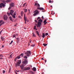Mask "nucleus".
<instances>
[{
	"instance_id": "1",
	"label": "nucleus",
	"mask_w": 74,
	"mask_h": 74,
	"mask_svg": "<svg viewBox=\"0 0 74 74\" xmlns=\"http://www.w3.org/2000/svg\"><path fill=\"white\" fill-rule=\"evenodd\" d=\"M35 6H36V7H37V10H36L34 12V16H36V15L37 14H39V11H38V10H44L45 9L43 8H42V7H41L40 8V5L38 3H37L36 2L35 4Z\"/></svg>"
},
{
	"instance_id": "2",
	"label": "nucleus",
	"mask_w": 74,
	"mask_h": 74,
	"mask_svg": "<svg viewBox=\"0 0 74 74\" xmlns=\"http://www.w3.org/2000/svg\"><path fill=\"white\" fill-rule=\"evenodd\" d=\"M43 22V21L42 19H39L38 21V24L37 25L38 27H40L41 25H42V23Z\"/></svg>"
},
{
	"instance_id": "3",
	"label": "nucleus",
	"mask_w": 74,
	"mask_h": 74,
	"mask_svg": "<svg viewBox=\"0 0 74 74\" xmlns=\"http://www.w3.org/2000/svg\"><path fill=\"white\" fill-rule=\"evenodd\" d=\"M31 51H27L25 53V54H26L27 57L30 56L31 54Z\"/></svg>"
},
{
	"instance_id": "4",
	"label": "nucleus",
	"mask_w": 74,
	"mask_h": 74,
	"mask_svg": "<svg viewBox=\"0 0 74 74\" xmlns=\"http://www.w3.org/2000/svg\"><path fill=\"white\" fill-rule=\"evenodd\" d=\"M10 6L9 8L8 9L9 10H10V9H11V8L12 7H13L14 6V3H13V2H12L10 4Z\"/></svg>"
},
{
	"instance_id": "5",
	"label": "nucleus",
	"mask_w": 74,
	"mask_h": 74,
	"mask_svg": "<svg viewBox=\"0 0 74 74\" xmlns=\"http://www.w3.org/2000/svg\"><path fill=\"white\" fill-rule=\"evenodd\" d=\"M2 6L3 7H5V5L2 2L1 3H0V8H2Z\"/></svg>"
},
{
	"instance_id": "6",
	"label": "nucleus",
	"mask_w": 74,
	"mask_h": 74,
	"mask_svg": "<svg viewBox=\"0 0 74 74\" xmlns=\"http://www.w3.org/2000/svg\"><path fill=\"white\" fill-rule=\"evenodd\" d=\"M21 63V60H19L18 62H17V65L18 66H19L20 64Z\"/></svg>"
},
{
	"instance_id": "7",
	"label": "nucleus",
	"mask_w": 74,
	"mask_h": 74,
	"mask_svg": "<svg viewBox=\"0 0 74 74\" xmlns=\"http://www.w3.org/2000/svg\"><path fill=\"white\" fill-rule=\"evenodd\" d=\"M30 67H24V69H23V70H29V69H30Z\"/></svg>"
},
{
	"instance_id": "8",
	"label": "nucleus",
	"mask_w": 74,
	"mask_h": 74,
	"mask_svg": "<svg viewBox=\"0 0 74 74\" xmlns=\"http://www.w3.org/2000/svg\"><path fill=\"white\" fill-rule=\"evenodd\" d=\"M8 18V17L7 15H4L3 16V19L4 20H7V19Z\"/></svg>"
},
{
	"instance_id": "9",
	"label": "nucleus",
	"mask_w": 74,
	"mask_h": 74,
	"mask_svg": "<svg viewBox=\"0 0 74 74\" xmlns=\"http://www.w3.org/2000/svg\"><path fill=\"white\" fill-rule=\"evenodd\" d=\"M14 11H13V10H10V14L11 15H12V16L13 15V13H14Z\"/></svg>"
},
{
	"instance_id": "10",
	"label": "nucleus",
	"mask_w": 74,
	"mask_h": 74,
	"mask_svg": "<svg viewBox=\"0 0 74 74\" xmlns=\"http://www.w3.org/2000/svg\"><path fill=\"white\" fill-rule=\"evenodd\" d=\"M4 22H3V21H0V26H1V25L4 23Z\"/></svg>"
},
{
	"instance_id": "11",
	"label": "nucleus",
	"mask_w": 74,
	"mask_h": 74,
	"mask_svg": "<svg viewBox=\"0 0 74 74\" xmlns=\"http://www.w3.org/2000/svg\"><path fill=\"white\" fill-rule=\"evenodd\" d=\"M23 64H27V61H26V60H25V61H23Z\"/></svg>"
},
{
	"instance_id": "12",
	"label": "nucleus",
	"mask_w": 74,
	"mask_h": 74,
	"mask_svg": "<svg viewBox=\"0 0 74 74\" xmlns=\"http://www.w3.org/2000/svg\"><path fill=\"white\" fill-rule=\"evenodd\" d=\"M21 69H23V68L24 67V65H23V64H22L21 65Z\"/></svg>"
},
{
	"instance_id": "13",
	"label": "nucleus",
	"mask_w": 74,
	"mask_h": 74,
	"mask_svg": "<svg viewBox=\"0 0 74 74\" xmlns=\"http://www.w3.org/2000/svg\"><path fill=\"white\" fill-rule=\"evenodd\" d=\"M16 39H17V43H18V42H19V41H20V39H19V38H18V37L17 38H16Z\"/></svg>"
},
{
	"instance_id": "14",
	"label": "nucleus",
	"mask_w": 74,
	"mask_h": 74,
	"mask_svg": "<svg viewBox=\"0 0 74 74\" xmlns=\"http://www.w3.org/2000/svg\"><path fill=\"white\" fill-rule=\"evenodd\" d=\"M32 70L34 71H36V68L35 67H34L32 69Z\"/></svg>"
},
{
	"instance_id": "15",
	"label": "nucleus",
	"mask_w": 74,
	"mask_h": 74,
	"mask_svg": "<svg viewBox=\"0 0 74 74\" xmlns=\"http://www.w3.org/2000/svg\"><path fill=\"white\" fill-rule=\"evenodd\" d=\"M43 35L42 36V37H43V38H44L45 37V33H43L42 34Z\"/></svg>"
},
{
	"instance_id": "16",
	"label": "nucleus",
	"mask_w": 74,
	"mask_h": 74,
	"mask_svg": "<svg viewBox=\"0 0 74 74\" xmlns=\"http://www.w3.org/2000/svg\"><path fill=\"white\" fill-rule=\"evenodd\" d=\"M23 10L25 12H27V9H23Z\"/></svg>"
},
{
	"instance_id": "17",
	"label": "nucleus",
	"mask_w": 74,
	"mask_h": 74,
	"mask_svg": "<svg viewBox=\"0 0 74 74\" xmlns=\"http://www.w3.org/2000/svg\"><path fill=\"white\" fill-rule=\"evenodd\" d=\"M36 33H37V34L38 35V36H39V37H40L38 31H36Z\"/></svg>"
},
{
	"instance_id": "18",
	"label": "nucleus",
	"mask_w": 74,
	"mask_h": 74,
	"mask_svg": "<svg viewBox=\"0 0 74 74\" xmlns=\"http://www.w3.org/2000/svg\"><path fill=\"white\" fill-rule=\"evenodd\" d=\"M24 54L23 53H21V54L20 55V57L21 56V57H23V55Z\"/></svg>"
},
{
	"instance_id": "19",
	"label": "nucleus",
	"mask_w": 74,
	"mask_h": 74,
	"mask_svg": "<svg viewBox=\"0 0 74 74\" xmlns=\"http://www.w3.org/2000/svg\"><path fill=\"white\" fill-rule=\"evenodd\" d=\"M12 17L14 19H15V18H16V17L15 16H14V14H13V15H12Z\"/></svg>"
},
{
	"instance_id": "20",
	"label": "nucleus",
	"mask_w": 74,
	"mask_h": 74,
	"mask_svg": "<svg viewBox=\"0 0 74 74\" xmlns=\"http://www.w3.org/2000/svg\"><path fill=\"white\" fill-rule=\"evenodd\" d=\"M17 58L18 59H19V58H20V55H19L18 56H17Z\"/></svg>"
},
{
	"instance_id": "21",
	"label": "nucleus",
	"mask_w": 74,
	"mask_h": 74,
	"mask_svg": "<svg viewBox=\"0 0 74 74\" xmlns=\"http://www.w3.org/2000/svg\"><path fill=\"white\" fill-rule=\"evenodd\" d=\"M33 36V37H36L35 34H34V33H32Z\"/></svg>"
},
{
	"instance_id": "22",
	"label": "nucleus",
	"mask_w": 74,
	"mask_h": 74,
	"mask_svg": "<svg viewBox=\"0 0 74 74\" xmlns=\"http://www.w3.org/2000/svg\"><path fill=\"white\" fill-rule=\"evenodd\" d=\"M1 39L2 40H4V38L2 36H1Z\"/></svg>"
},
{
	"instance_id": "23",
	"label": "nucleus",
	"mask_w": 74,
	"mask_h": 74,
	"mask_svg": "<svg viewBox=\"0 0 74 74\" xmlns=\"http://www.w3.org/2000/svg\"><path fill=\"white\" fill-rule=\"evenodd\" d=\"M9 18H10V20H11V21H12V18L11 16H10Z\"/></svg>"
},
{
	"instance_id": "24",
	"label": "nucleus",
	"mask_w": 74,
	"mask_h": 74,
	"mask_svg": "<svg viewBox=\"0 0 74 74\" xmlns=\"http://www.w3.org/2000/svg\"><path fill=\"white\" fill-rule=\"evenodd\" d=\"M43 45L45 47L47 45V44H45V43H43Z\"/></svg>"
},
{
	"instance_id": "25",
	"label": "nucleus",
	"mask_w": 74,
	"mask_h": 74,
	"mask_svg": "<svg viewBox=\"0 0 74 74\" xmlns=\"http://www.w3.org/2000/svg\"><path fill=\"white\" fill-rule=\"evenodd\" d=\"M36 26L35 25L34 26V29H36V30H37V29H36Z\"/></svg>"
},
{
	"instance_id": "26",
	"label": "nucleus",
	"mask_w": 74,
	"mask_h": 74,
	"mask_svg": "<svg viewBox=\"0 0 74 74\" xmlns=\"http://www.w3.org/2000/svg\"><path fill=\"white\" fill-rule=\"evenodd\" d=\"M24 58H25L26 59H27V56H24Z\"/></svg>"
},
{
	"instance_id": "27",
	"label": "nucleus",
	"mask_w": 74,
	"mask_h": 74,
	"mask_svg": "<svg viewBox=\"0 0 74 74\" xmlns=\"http://www.w3.org/2000/svg\"><path fill=\"white\" fill-rule=\"evenodd\" d=\"M47 19H45V21H43V23H45V22H47Z\"/></svg>"
},
{
	"instance_id": "28",
	"label": "nucleus",
	"mask_w": 74,
	"mask_h": 74,
	"mask_svg": "<svg viewBox=\"0 0 74 74\" xmlns=\"http://www.w3.org/2000/svg\"><path fill=\"white\" fill-rule=\"evenodd\" d=\"M35 46V45L34 44L33 45H31V46H32V47H34Z\"/></svg>"
},
{
	"instance_id": "29",
	"label": "nucleus",
	"mask_w": 74,
	"mask_h": 74,
	"mask_svg": "<svg viewBox=\"0 0 74 74\" xmlns=\"http://www.w3.org/2000/svg\"><path fill=\"white\" fill-rule=\"evenodd\" d=\"M10 1V0H7L6 1L7 2H9Z\"/></svg>"
},
{
	"instance_id": "30",
	"label": "nucleus",
	"mask_w": 74,
	"mask_h": 74,
	"mask_svg": "<svg viewBox=\"0 0 74 74\" xmlns=\"http://www.w3.org/2000/svg\"><path fill=\"white\" fill-rule=\"evenodd\" d=\"M7 14L8 16H10V14L9 12H7Z\"/></svg>"
},
{
	"instance_id": "31",
	"label": "nucleus",
	"mask_w": 74,
	"mask_h": 74,
	"mask_svg": "<svg viewBox=\"0 0 74 74\" xmlns=\"http://www.w3.org/2000/svg\"><path fill=\"white\" fill-rule=\"evenodd\" d=\"M27 20V18H26V17L25 16V19H24V21H26Z\"/></svg>"
},
{
	"instance_id": "32",
	"label": "nucleus",
	"mask_w": 74,
	"mask_h": 74,
	"mask_svg": "<svg viewBox=\"0 0 74 74\" xmlns=\"http://www.w3.org/2000/svg\"><path fill=\"white\" fill-rule=\"evenodd\" d=\"M23 14V11H22L21 12V16H22Z\"/></svg>"
},
{
	"instance_id": "33",
	"label": "nucleus",
	"mask_w": 74,
	"mask_h": 74,
	"mask_svg": "<svg viewBox=\"0 0 74 74\" xmlns=\"http://www.w3.org/2000/svg\"><path fill=\"white\" fill-rule=\"evenodd\" d=\"M13 40H12L11 42L10 43V45H11L12 44V43L13 42Z\"/></svg>"
},
{
	"instance_id": "34",
	"label": "nucleus",
	"mask_w": 74,
	"mask_h": 74,
	"mask_svg": "<svg viewBox=\"0 0 74 74\" xmlns=\"http://www.w3.org/2000/svg\"><path fill=\"white\" fill-rule=\"evenodd\" d=\"M26 3H25L24 4H23V7H25V5Z\"/></svg>"
},
{
	"instance_id": "35",
	"label": "nucleus",
	"mask_w": 74,
	"mask_h": 74,
	"mask_svg": "<svg viewBox=\"0 0 74 74\" xmlns=\"http://www.w3.org/2000/svg\"><path fill=\"white\" fill-rule=\"evenodd\" d=\"M16 36V34H13V37H15Z\"/></svg>"
},
{
	"instance_id": "36",
	"label": "nucleus",
	"mask_w": 74,
	"mask_h": 74,
	"mask_svg": "<svg viewBox=\"0 0 74 74\" xmlns=\"http://www.w3.org/2000/svg\"><path fill=\"white\" fill-rule=\"evenodd\" d=\"M0 56L1 57H2L3 58V56L1 54L0 55Z\"/></svg>"
},
{
	"instance_id": "37",
	"label": "nucleus",
	"mask_w": 74,
	"mask_h": 74,
	"mask_svg": "<svg viewBox=\"0 0 74 74\" xmlns=\"http://www.w3.org/2000/svg\"><path fill=\"white\" fill-rule=\"evenodd\" d=\"M48 33H45V35L46 36H47L48 35Z\"/></svg>"
},
{
	"instance_id": "38",
	"label": "nucleus",
	"mask_w": 74,
	"mask_h": 74,
	"mask_svg": "<svg viewBox=\"0 0 74 74\" xmlns=\"http://www.w3.org/2000/svg\"><path fill=\"white\" fill-rule=\"evenodd\" d=\"M5 70H3V73H5Z\"/></svg>"
},
{
	"instance_id": "39",
	"label": "nucleus",
	"mask_w": 74,
	"mask_h": 74,
	"mask_svg": "<svg viewBox=\"0 0 74 74\" xmlns=\"http://www.w3.org/2000/svg\"><path fill=\"white\" fill-rule=\"evenodd\" d=\"M12 55L13 54H10V57H12Z\"/></svg>"
},
{
	"instance_id": "40",
	"label": "nucleus",
	"mask_w": 74,
	"mask_h": 74,
	"mask_svg": "<svg viewBox=\"0 0 74 74\" xmlns=\"http://www.w3.org/2000/svg\"><path fill=\"white\" fill-rule=\"evenodd\" d=\"M28 10L29 13H30V10H29V9H28Z\"/></svg>"
},
{
	"instance_id": "41",
	"label": "nucleus",
	"mask_w": 74,
	"mask_h": 74,
	"mask_svg": "<svg viewBox=\"0 0 74 74\" xmlns=\"http://www.w3.org/2000/svg\"><path fill=\"white\" fill-rule=\"evenodd\" d=\"M2 31H3V30H1V32H0V35L1 32H2Z\"/></svg>"
},
{
	"instance_id": "42",
	"label": "nucleus",
	"mask_w": 74,
	"mask_h": 74,
	"mask_svg": "<svg viewBox=\"0 0 74 74\" xmlns=\"http://www.w3.org/2000/svg\"><path fill=\"white\" fill-rule=\"evenodd\" d=\"M40 19V17H38V18H37V20H38V19Z\"/></svg>"
},
{
	"instance_id": "43",
	"label": "nucleus",
	"mask_w": 74,
	"mask_h": 74,
	"mask_svg": "<svg viewBox=\"0 0 74 74\" xmlns=\"http://www.w3.org/2000/svg\"><path fill=\"white\" fill-rule=\"evenodd\" d=\"M51 2V0H49V2L50 3Z\"/></svg>"
},
{
	"instance_id": "44",
	"label": "nucleus",
	"mask_w": 74,
	"mask_h": 74,
	"mask_svg": "<svg viewBox=\"0 0 74 74\" xmlns=\"http://www.w3.org/2000/svg\"><path fill=\"white\" fill-rule=\"evenodd\" d=\"M25 14H24V19L25 18Z\"/></svg>"
},
{
	"instance_id": "45",
	"label": "nucleus",
	"mask_w": 74,
	"mask_h": 74,
	"mask_svg": "<svg viewBox=\"0 0 74 74\" xmlns=\"http://www.w3.org/2000/svg\"><path fill=\"white\" fill-rule=\"evenodd\" d=\"M10 71H11V68H10V70H9V73H10Z\"/></svg>"
},
{
	"instance_id": "46",
	"label": "nucleus",
	"mask_w": 74,
	"mask_h": 74,
	"mask_svg": "<svg viewBox=\"0 0 74 74\" xmlns=\"http://www.w3.org/2000/svg\"><path fill=\"white\" fill-rule=\"evenodd\" d=\"M14 16H15V15H16V14H15L14 12Z\"/></svg>"
},
{
	"instance_id": "47",
	"label": "nucleus",
	"mask_w": 74,
	"mask_h": 74,
	"mask_svg": "<svg viewBox=\"0 0 74 74\" xmlns=\"http://www.w3.org/2000/svg\"><path fill=\"white\" fill-rule=\"evenodd\" d=\"M0 59H3V58L2 57H1V58H0Z\"/></svg>"
},
{
	"instance_id": "48",
	"label": "nucleus",
	"mask_w": 74,
	"mask_h": 74,
	"mask_svg": "<svg viewBox=\"0 0 74 74\" xmlns=\"http://www.w3.org/2000/svg\"><path fill=\"white\" fill-rule=\"evenodd\" d=\"M47 61L46 60H45V63H46V62Z\"/></svg>"
},
{
	"instance_id": "49",
	"label": "nucleus",
	"mask_w": 74,
	"mask_h": 74,
	"mask_svg": "<svg viewBox=\"0 0 74 74\" xmlns=\"http://www.w3.org/2000/svg\"><path fill=\"white\" fill-rule=\"evenodd\" d=\"M15 73H16V74H18L17 72H16V71H15Z\"/></svg>"
},
{
	"instance_id": "50",
	"label": "nucleus",
	"mask_w": 74,
	"mask_h": 74,
	"mask_svg": "<svg viewBox=\"0 0 74 74\" xmlns=\"http://www.w3.org/2000/svg\"><path fill=\"white\" fill-rule=\"evenodd\" d=\"M42 19L44 18L43 17V16H42Z\"/></svg>"
},
{
	"instance_id": "51",
	"label": "nucleus",
	"mask_w": 74,
	"mask_h": 74,
	"mask_svg": "<svg viewBox=\"0 0 74 74\" xmlns=\"http://www.w3.org/2000/svg\"><path fill=\"white\" fill-rule=\"evenodd\" d=\"M35 22H37V20H35Z\"/></svg>"
},
{
	"instance_id": "52",
	"label": "nucleus",
	"mask_w": 74,
	"mask_h": 74,
	"mask_svg": "<svg viewBox=\"0 0 74 74\" xmlns=\"http://www.w3.org/2000/svg\"><path fill=\"white\" fill-rule=\"evenodd\" d=\"M17 72V73H19V71H16Z\"/></svg>"
},
{
	"instance_id": "53",
	"label": "nucleus",
	"mask_w": 74,
	"mask_h": 74,
	"mask_svg": "<svg viewBox=\"0 0 74 74\" xmlns=\"http://www.w3.org/2000/svg\"><path fill=\"white\" fill-rule=\"evenodd\" d=\"M46 22L45 23L44 25H46Z\"/></svg>"
},
{
	"instance_id": "54",
	"label": "nucleus",
	"mask_w": 74,
	"mask_h": 74,
	"mask_svg": "<svg viewBox=\"0 0 74 74\" xmlns=\"http://www.w3.org/2000/svg\"><path fill=\"white\" fill-rule=\"evenodd\" d=\"M4 47V46H3H3H2V47Z\"/></svg>"
},
{
	"instance_id": "55",
	"label": "nucleus",
	"mask_w": 74,
	"mask_h": 74,
	"mask_svg": "<svg viewBox=\"0 0 74 74\" xmlns=\"http://www.w3.org/2000/svg\"><path fill=\"white\" fill-rule=\"evenodd\" d=\"M44 60V59H43V58H42V60Z\"/></svg>"
},
{
	"instance_id": "56",
	"label": "nucleus",
	"mask_w": 74,
	"mask_h": 74,
	"mask_svg": "<svg viewBox=\"0 0 74 74\" xmlns=\"http://www.w3.org/2000/svg\"><path fill=\"white\" fill-rule=\"evenodd\" d=\"M3 2L4 3V2H5V0H3Z\"/></svg>"
},
{
	"instance_id": "57",
	"label": "nucleus",
	"mask_w": 74,
	"mask_h": 74,
	"mask_svg": "<svg viewBox=\"0 0 74 74\" xmlns=\"http://www.w3.org/2000/svg\"><path fill=\"white\" fill-rule=\"evenodd\" d=\"M51 7H52V5H51V6H50Z\"/></svg>"
},
{
	"instance_id": "58",
	"label": "nucleus",
	"mask_w": 74,
	"mask_h": 74,
	"mask_svg": "<svg viewBox=\"0 0 74 74\" xmlns=\"http://www.w3.org/2000/svg\"><path fill=\"white\" fill-rule=\"evenodd\" d=\"M38 46H40V43H39V44H38Z\"/></svg>"
},
{
	"instance_id": "59",
	"label": "nucleus",
	"mask_w": 74,
	"mask_h": 74,
	"mask_svg": "<svg viewBox=\"0 0 74 74\" xmlns=\"http://www.w3.org/2000/svg\"><path fill=\"white\" fill-rule=\"evenodd\" d=\"M30 42L31 43L32 42V40H30Z\"/></svg>"
},
{
	"instance_id": "60",
	"label": "nucleus",
	"mask_w": 74,
	"mask_h": 74,
	"mask_svg": "<svg viewBox=\"0 0 74 74\" xmlns=\"http://www.w3.org/2000/svg\"><path fill=\"white\" fill-rule=\"evenodd\" d=\"M16 66H17V65H16Z\"/></svg>"
},
{
	"instance_id": "61",
	"label": "nucleus",
	"mask_w": 74,
	"mask_h": 74,
	"mask_svg": "<svg viewBox=\"0 0 74 74\" xmlns=\"http://www.w3.org/2000/svg\"><path fill=\"white\" fill-rule=\"evenodd\" d=\"M26 21H25V24L26 23Z\"/></svg>"
},
{
	"instance_id": "62",
	"label": "nucleus",
	"mask_w": 74,
	"mask_h": 74,
	"mask_svg": "<svg viewBox=\"0 0 74 74\" xmlns=\"http://www.w3.org/2000/svg\"><path fill=\"white\" fill-rule=\"evenodd\" d=\"M14 13H15V14H16V12H14Z\"/></svg>"
},
{
	"instance_id": "63",
	"label": "nucleus",
	"mask_w": 74,
	"mask_h": 74,
	"mask_svg": "<svg viewBox=\"0 0 74 74\" xmlns=\"http://www.w3.org/2000/svg\"><path fill=\"white\" fill-rule=\"evenodd\" d=\"M29 45H30V44H28V46H29Z\"/></svg>"
},
{
	"instance_id": "64",
	"label": "nucleus",
	"mask_w": 74,
	"mask_h": 74,
	"mask_svg": "<svg viewBox=\"0 0 74 74\" xmlns=\"http://www.w3.org/2000/svg\"><path fill=\"white\" fill-rule=\"evenodd\" d=\"M53 14H55V12H54V13H53Z\"/></svg>"
}]
</instances>
